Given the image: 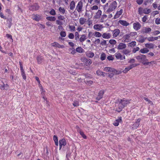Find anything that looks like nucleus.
I'll use <instances>...</instances> for the list:
<instances>
[{
  "mask_svg": "<svg viewBox=\"0 0 160 160\" xmlns=\"http://www.w3.org/2000/svg\"><path fill=\"white\" fill-rule=\"evenodd\" d=\"M117 6V3L116 1L111 2L109 5L108 3H107L103 6V8L104 11H106V13H109L114 10Z\"/></svg>",
  "mask_w": 160,
  "mask_h": 160,
  "instance_id": "f257e3e1",
  "label": "nucleus"
},
{
  "mask_svg": "<svg viewBox=\"0 0 160 160\" xmlns=\"http://www.w3.org/2000/svg\"><path fill=\"white\" fill-rule=\"evenodd\" d=\"M136 58L138 61L144 65H148L149 63H151V62H147L148 60L147 59L145 55L143 54H140L136 57Z\"/></svg>",
  "mask_w": 160,
  "mask_h": 160,
  "instance_id": "f03ea898",
  "label": "nucleus"
},
{
  "mask_svg": "<svg viewBox=\"0 0 160 160\" xmlns=\"http://www.w3.org/2000/svg\"><path fill=\"white\" fill-rule=\"evenodd\" d=\"M136 32H130V33L126 34L123 36V40L124 42H128L131 41L130 38L136 35Z\"/></svg>",
  "mask_w": 160,
  "mask_h": 160,
  "instance_id": "7ed1b4c3",
  "label": "nucleus"
},
{
  "mask_svg": "<svg viewBox=\"0 0 160 160\" xmlns=\"http://www.w3.org/2000/svg\"><path fill=\"white\" fill-rule=\"evenodd\" d=\"M104 71L107 72H110L111 73L108 74V76L110 78L112 77L115 74H117V71L115 69L108 67H106L104 68Z\"/></svg>",
  "mask_w": 160,
  "mask_h": 160,
  "instance_id": "20e7f679",
  "label": "nucleus"
},
{
  "mask_svg": "<svg viewBox=\"0 0 160 160\" xmlns=\"http://www.w3.org/2000/svg\"><path fill=\"white\" fill-rule=\"evenodd\" d=\"M83 2L81 1H79L76 6L75 10L78 13H80L83 11Z\"/></svg>",
  "mask_w": 160,
  "mask_h": 160,
  "instance_id": "39448f33",
  "label": "nucleus"
},
{
  "mask_svg": "<svg viewBox=\"0 0 160 160\" xmlns=\"http://www.w3.org/2000/svg\"><path fill=\"white\" fill-rule=\"evenodd\" d=\"M39 6L37 3H35L29 6V9L30 11H36L38 10L40 8Z\"/></svg>",
  "mask_w": 160,
  "mask_h": 160,
  "instance_id": "423d86ee",
  "label": "nucleus"
},
{
  "mask_svg": "<svg viewBox=\"0 0 160 160\" xmlns=\"http://www.w3.org/2000/svg\"><path fill=\"white\" fill-rule=\"evenodd\" d=\"M19 64L20 65V70L21 71V74L24 80H26V77L24 70L23 68V66L22 63V62L20 61L19 62Z\"/></svg>",
  "mask_w": 160,
  "mask_h": 160,
  "instance_id": "0eeeda50",
  "label": "nucleus"
},
{
  "mask_svg": "<svg viewBox=\"0 0 160 160\" xmlns=\"http://www.w3.org/2000/svg\"><path fill=\"white\" fill-rule=\"evenodd\" d=\"M139 65V64H137L136 63L132 64L128 67L126 68L122 72L124 73H126L130 70Z\"/></svg>",
  "mask_w": 160,
  "mask_h": 160,
  "instance_id": "6e6552de",
  "label": "nucleus"
},
{
  "mask_svg": "<svg viewBox=\"0 0 160 160\" xmlns=\"http://www.w3.org/2000/svg\"><path fill=\"white\" fill-rule=\"evenodd\" d=\"M115 56L117 59L122 60L125 59L124 55H122L121 53L119 52H117L115 54Z\"/></svg>",
  "mask_w": 160,
  "mask_h": 160,
  "instance_id": "1a4fd4ad",
  "label": "nucleus"
},
{
  "mask_svg": "<svg viewBox=\"0 0 160 160\" xmlns=\"http://www.w3.org/2000/svg\"><path fill=\"white\" fill-rule=\"evenodd\" d=\"M81 60L87 66L89 65L92 63V61L90 59H88L85 58H82Z\"/></svg>",
  "mask_w": 160,
  "mask_h": 160,
  "instance_id": "9d476101",
  "label": "nucleus"
},
{
  "mask_svg": "<svg viewBox=\"0 0 160 160\" xmlns=\"http://www.w3.org/2000/svg\"><path fill=\"white\" fill-rule=\"evenodd\" d=\"M103 27L102 25L100 24H95L93 26V28L95 30L98 31H101Z\"/></svg>",
  "mask_w": 160,
  "mask_h": 160,
  "instance_id": "9b49d317",
  "label": "nucleus"
},
{
  "mask_svg": "<svg viewBox=\"0 0 160 160\" xmlns=\"http://www.w3.org/2000/svg\"><path fill=\"white\" fill-rule=\"evenodd\" d=\"M129 101H121L119 104V108L120 109H122L124 108L128 103Z\"/></svg>",
  "mask_w": 160,
  "mask_h": 160,
  "instance_id": "f8f14e48",
  "label": "nucleus"
},
{
  "mask_svg": "<svg viewBox=\"0 0 160 160\" xmlns=\"http://www.w3.org/2000/svg\"><path fill=\"white\" fill-rule=\"evenodd\" d=\"M67 142L66 140L63 138L59 141V149L60 150L62 146H64L66 145Z\"/></svg>",
  "mask_w": 160,
  "mask_h": 160,
  "instance_id": "ddd939ff",
  "label": "nucleus"
},
{
  "mask_svg": "<svg viewBox=\"0 0 160 160\" xmlns=\"http://www.w3.org/2000/svg\"><path fill=\"white\" fill-rule=\"evenodd\" d=\"M133 27L134 29L137 31L141 28V25L139 22H136L133 23Z\"/></svg>",
  "mask_w": 160,
  "mask_h": 160,
  "instance_id": "4468645a",
  "label": "nucleus"
},
{
  "mask_svg": "<svg viewBox=\"0 0 160 160\" xmlns=\"http://www.w3.org/2000/svg\"><path fill=\"white\" fill-rule=\"evenodd\" d=\"M151 31V29L149 28H143L141 31V32L143 34H146L149 33Z\"/></svg>",
  "mask_w": 160,
  "mask_h": 160,
  "instance_id": "2eb2a0df",
  "label": "nucleus"
},
{
  "mask_svg": "<svg viewBox=\"0 0 160 160\" xmlns=\"http://www.w3.org/2000/svg\"><path fill=\"white\" fill-rule=\"evenodd\" d=\"M147 38H144L142 35H139L137 37V41L140 43L143 42Z\"/></svg>",
  "mask_w": 160,
  "mask_h": 160,
  "instance_id": "dca6fc26",
  "label": "nucleus"
},
{
  "mask_svg": "<svg viewBox=\"0 0 160 160\" xmlns=\"http://www.w3.org/2000/svg\"><path fill=\"white\" fill-rule=\"evenodd\" d=\"M102 14V11L100 10H98L97 12H96L94 18L95 19H98L100 18Z\"/></svg>",
  "mask_w": 160,
  "mask_h": 160,
  "instance_id": "f3484780",
  "label": "nucleus"
},
{
  "mask_svg": "<svg viewBox=\"0 0 160 160\" xmlns=\"http://www.w3.org/2000/svg\"><path fill=\"white\" fill-rule=\"evenodd\" d=\"M113 33V36L114 38H115L118 36L120 33V30L118 29H116L113 30H112Z\"/></svg>",
  "mask_w": 160,
  "mask_h": 160,
  "instance_id": "a211bd4d",
  "label": "nucleus"
},
{
  "mask_svg": "<svg viewBox=\"0 0 160 160\" xmlns=\"http://www.w3.org/2000/svg\"><path fill=\"white\" fill-rule=\"evenodd\" d=\"M51 46L52 47H58L59 48H64L63 45H61L57 42H54L51 43Z\"/></svg>",
  "mask_w": 160,
  "mask_h": 160,
  "instance_id": "6ab92c4d",
  "label": "nucleus"
},
{
  "mask_svg": "<svg viewBox=\"0 0 160 160\" xmlns=\"http://www.w3.org/2000/svg\"><path fill=\"white\" fill-rule=\"evenodd\" d=\"M127 46L125 44L123 43H120L117 47V48L118 50H122L125 48Z\"/></svg>",
  "mask_w": 160,
  "mask_h": 160,
  "instance_id": "aec40b11",
  "label": "nucleus"
},
{
  "mask_svg": "<svg viewBox=\"0 0 160 160\" xmlns=\"http://www.w3.org/2000/svg\"><path fill=\"white\" fill-rule=\"evenodd\" d=\"M122 121V118L121 117H119L118 119H116L113 123L114 126H118L119 125V123L121 122Z\"/></svg>",
  "mask_w": 160,
  "mask_h": 160,
  "instance_id": "412c9836",
  "label": "nucleus"
},
{
  "mask_svg": "<svg viewBox=\"0 0 160 160\" xmlns=\"http://www.w3.org/2000/svg\"><path fill=\"white\" fill-rule=\"evenodd\" d=\"M123 10L122 9H121L119 11H118L114 17V19H116L119 17L122 13Z\"/></svg>",
  "mask_w": 160,
  "mask_h": 160,
  "instance_id": "4be33fe9",
  "label": "nucleus"
},
{
  "mask_svg": "<svg viewBox=\"0 0 160 160\" xmlns=\"http://www.w3.org/2000/svg\"><path fill=\"white\" fill-rule=\"evenodd\" d=\"M3 83V85H0V89L1 90H8V89L9 85L8 84H6L4 83V82L3 81L2 82Z\"/></svg>",
  "mask_w": 160,
  "mask_h": 160,
  "instance_id": "5701e85b",
  "label": "nucleus"
},
{
  "mask_svg": "<svg viewBox=\"0 0 160 160\" xmlns=\"http://www.w3.org/2000/svg\"><path fill=\"white\" fill-rule=\"evenodd\" d=\"M118 23L121 25L125 26H127L129 25L128 22L126 21L123 20H119L118 22Z\"/></svg>",
  "mask_w": 160,
  "mask_h": 160,
  "instance_id": "b1692460",
  "label": "nucleus"
},
{
  "mask_svg": "<svg viewBox=\"0 0 160 160\" xmlns=\"http://www.w3.org/2000/svg\"><path fill=\"white\" fill-rule=\"evenodd\" d=\"M104 93V91L103 90L100 91L98 93V95L96 98V99L97 100H100L102 98Z\"/></svg>",
  "mask_w": 160,
  "mask_h": 160,
  "instance_id": "393cba45",
  "label": "nucleus"
},
{
  "mask_svg": "<svg viewBox=\"0 0 160 160\" xmlns=\"http://www.w3.org/2000/svg\"><path fill=\"white\" fill-rule=\"evenodd\" d=\"M32 19L38 22L41 19V17L38 14H33Z\"/></svg>",
  "mask_w": 160,
  "mask_h": 160,
  "instance_id": "a878e982",
  "label": "nucleus"
},
{
  "mask_svg": "<svg viewBox=\"0 0 160 160\" xmlns=\"http://www.w3.org/2000/svg\"><path fill=\"white\" fill-rule=\"evenodd\" d=\"M145 46L148 49H153L154 48V45L151 43H146Z\"/></svg>",
  "mask_w": 160,
  "mask_h": 160,
  "instance_id": "bb28decb",
  "label": "nucleus"
},
{
  "mask_svg": "<svg viewBox=\"0 0 160 160\" xmlns=\"http://www.w3.org/2000/svg\"><path fill=\"white\" fill-rule=\"evenodd\" d=\"M102 37L103 38L108 39L111 37V35L109 33H104L102 35Z\"/></svg>",
  "mask_w": 160,
  "mask_h": 160,
  "instance_id": "cd10ccee",
  "label": "nucleus"
},
{
  "mask_svg": "<svg viewBox=\"0 0 160 160\" xmlns=\"http://www.w3.org/2000/svg\"><path fill=\"white\" fill-rule=\"evenodd\" d=\"M94 53L90 51H88L86 52V55L87 57L89 58H92L94 56Z\"/></svg>",
  "mask_w": 160,
  "mask_h": 160,
  "instance_id": "c85d7f7f",
  "label": "nucleus"
},
{
  "mask_svg": "<svg viewBox=\"0 0 160 160\" xmlns=\"http://www.w3.org/2000/svg\"><path fill=\"white\" fill-rule=\"evenodd\" d=\"M87 19L84 18H80L79 19V22L80 25H83L86 22Z\"/></svg>",
  "mask_w": 160,
  "mask_h": 160,
  "instance_id": "c756f323",
  "label": "nucleus"
},
{
  "mask_svg": "<svg viewBox=\"0 0 160 160\" xmlns=\"http://www.w3.org/2000/svg\"><path fill=\"white\" fill-rule=\"evenodd\" d=\"M87 39V37L85 34H82L81 36L79 39V41L81 42H82Z\"/></svg>",
  "mask_w": 160,
  "mask_h": 160,
  "instance_id": "7c9ffc66",
  "label": "nucleus"
},
{
  "mask_svg": "<svg viewBox=\"0 0 160 160\" xmlns=\"http://www.w3.org/2000/svg\"><path fill=\"white\" fill-rule=\"evenodd\" d=\"M149 52V50L146 48H144L141 49L139 51V52L142 53H146Z\"/></svg>",
  "mask_w": 160,
  "mask_h": 160,
  "instance_id": "2f4dec72",
  "label": "nucleus"
},
{
  "mask_svg": "<svg viewBox=\"0 0 160 160\" xmlns=\"http://www.w3.org/2000/svg\"><path fill=\"white\" fill-rule=\"evenodd\" d=\"M122 52L126 56H128L130 55L131 51L128 49H125L123 50Z\"/></svg>",
  "mask_w": 160,
  "mask_h": 160,
  "instance_id": "473e14b6",
  "label": "nucleus"
},
{
  "mask_svg": "<svg viewBox=\"0 0 160 160\" xmlns=\"http://www.w3.org/2000/svg\"><path fill=\"white\" fill-rule=\"evenodd\" d=\"M75 4L74 1H71L70 5V9L71 10H73L75 7Z\"/></svg>",
  "mask_w": 160,
  "mask_h": 160,
  "instance_id": "72a5a7b5",
  "label": "nucleus"
},
{
  "mask_svg": "<svg viewBox=\"0 0 160 160\" xmlns=\"http://www.w3.org/2000/svg\"><path fill=\"white\" fill-rule=\"evenodd\" d=\"M69 53L72 55H74L76 53V49L73 48H70L68 50Z\"/></svg>",
  "mask_w": 160,
  "mask_h": 160,
  "instance_id": "f704fd0d",
  "label": "nucleus"
},
{
  "mask_svg": "<svg viewBox=\"0 0 160 160\" xmlns=\"http://www.w3.org/2000/svg\"><path fill=\"white\" fill-rule=\"evenodd\" d=\"M76 52H77L79 53H82L84 52V49L81 47H78L76 49Z\"/></svg>",
  "mask_w": 160,
  "mask_h": 160,
  "instance_id": "c9c22d12",
  "label": "nucleus"
},
{
  "mask_svg": "<svg viewBox=\"0 0 160 160\" xmlns=\"http://www.w3.org/2000/svg\"><path fill=\"white\" fill-rule=\"evenodd\" d=\"M37 60L38 64H40L42 63L43 58L41 56H38L37 58Z\"/></svg>",
  "mask_w": 160,
  "mask_h": 160,
  "instance_id": "e433bc0d",
  "label": "nucleus"
},
{
  "mask_svg": "<svg viewBox=\"0 0 160 160\" xmlns=\"http://www.w3.org/2000/svg\"><path fill=\"white\" fill-rule=\"evenodd\" d=\"M46 19L48 21H54L56 20V19L55 17L54 16L47 17L46 18Z\"/></svg>",
  "mask_w": 160,
  "mask_h": 160,
  "instance_id": "4c0bfd02",
  "label": "nucleus"
},
{
  "mask_svg": "<svg viewBox=\"0 0 160 160\" xmlns=\"http://www.w3.org/2000/svg\"><path fill=\"white\" fill-rule=\"evenodd\" d=\"M151 12V10L150 9L145 8L143 9V13L145 14H148Z\"/></svg>",
  "mask_w": 160,
  "mask_h": 160,
  "instance_id": "58836bf2",
  "label": "nucleus"
},
{
  "mask_svg": "<svg viewBox=\"0 0 160 160\" xmlns=\"http://www.w3.org/2000/svg\"><path fill=\"white\" fill-rule=\"evenodd\" d=\"M93 34L94 36L97 38H99L101 36H102V34L98 32H95Z\"/></svg>",
  "mask_w": 160,
  "mask_h": 160,
  "instance_id": "ea45409f",
  "label": "nucleus"
},
{
  "mask_svg": "<svg viewBox=\"0 0 160 160\" xmlns=\"http://www.w3.org/2000/svg\"><path fill=\"white\" fill-rule=\"evenodd\" d=\"M53 139L55 142L56 145H58V140L57 137L56 135H54L53 137Z\"/></svg>",
  "mask_w": 160,
  "mask_h": 160,
  "instance_id": "a19ab883",
  "label": "nucleus"
},
{
  "mask_svg": "<svg viewBox=\"0 0 160 160\" xmlns=\"http://www.w3.org/2000/svg\"><path fill=\"white\" fill-rule=\"evenodd\" d=\"M101 18L100 19V21L101 22H103L105 21L107 18V15L106 14H103L101 15Z\"/></svg>",
  "mask_w": 160,
  "mask_h": 160,
  "instance_id": "79ce46f5",
  "label": "nucleus"
},
{
  "mask_svg": "<svg viewBox=\"0 0 160 160\" xmlns=\"http://www.w3.org/2000/svg\"><path fill=\"white\" fill-rule=\"evenodd\" d=\"M12 18H8L7 19V22L8 23V27L10 28L11 27L12 23Z\"/></svg>",
  "mask_w": 160,
  "mask_h": 160,
  "instance_id": "37998d69",
  "label": "nucleus"
},
{
  "mask_svg": "<svg viewBox=\"0 0 160 160\" xmlns=\"http://www.w3.org/2000/svg\"><path fill=\"white\" fill-rule=\"evenodd\" d=\"M70 30L71 32H74L75 30V27L73 25L69 26Z\"/></svg>",
  "mask_w": 160,
  "mask_h": 160,
  "instance_id": "c03bdc74",
  "label": "nucleus"
},
{
  "mask_svg": "<svg viewBox=\"0 0 160 160\" xmlns=\"http://www.w3.org/2000/svg\"><path fill=\"white\" fill-rule=\"evenodd\" d=\"M80 134L81 135V136L84 138V139H86L87 138V136H86V135L84 133V132L83 131H81V130H80L79 131V132Z\"/></svg>",
  "mask_w": 160,
  "mask_h": 160,
  "instance_id": "a18cd8bd",
  "label": "nucleus"
},
{
  "mask_svg": "<svg viewBox=\"0 0 160 160\" xmlns=\"http://www.w3.org/2000/svg\"><path fill=\"white\" fill-rule=\"evenodd\" d=\"M59 11L62 14H63L65 12V9L63 8L60 7L59 8Z\"/></svg>",
  "mask_w": 160,
  "mask_h": 160,
  "instance_id": "49530a36",
  "label": "nucleus"
},
{
  "mask_svg": "<svg viewBox=\"0 0 160 160\" xmlns=\"http://www.w3.org/2000/svg\"><path fill=\"white\" fill-rule=\"evenodd\" d=\"M75 39L76 41L79 40V35L78 32H76L75 33Z\"/></svg>",
  "mask_w": 160,
  "mask_h": 160,
  "instance_id": "de8ad7c7",
  "label": "nucleus"
},
{
  "mask_svg": "<svg viewBox=\"0 0 160 160\" xmlns=\"http://www.w3.org/2000/svg\"><path fill=\"white\" fill-rule=\"evenodd\" d=\"M109 43L111 45H115L116 44L117 42L114 39H110L109 41Z\"/></svg>",
  "mask_w": 160,
  "mask_h": 160,
  "instance_id": "09e8293b",
  "label": "nucleus"
},
{
  "mask_svg": "<svg viewBox=\"0 0 160 160\" xmlns=\"http://www.w3.org/2000/svg\"><path fill=\"white\" fill-rule=\"evenodd\" d=\"M50 14L53 16H54L56 15V13L55 10L53 9H51L49 12Z\"/></svg>",
  "mask_w": 160,
  "mask_h": 160,
  "instance_id": "8fccbe9b",
  "label": "nucleus"
},
{
  "mask_svg": "<svg viewBox=\"0 0 160 160\" xmlns=\"http://www.w3.org/2000/svg\"><path fill=\"white\" fill-rule=\"evenodd\" d=\"M100 44L102 46H106L107 45V41L104 39H103L102 41H101L100 42Z\"/></svg>",
  "mask_w": 160,
  "mask_h": 160,
  "instance_id": "3c124183",
  "label": "nucleus"
},
{
  "mask_svg": "<svg viewBox=\"0 0 160 160\" xmlns=\"http://www.w3.org/2000/svg\"><path fill=\"white\" fill-rule=\"evenodd\" d=\"M73 105L74 107H77L79 105L78 101H75L73 103Z\"/></svg>",
  "mask_w": 160,
  "mask_h": 160,
  "instance_id": "603ef678",
  "label": "nucleus"
},
{
  "mask_svg": "<svg viewBox=\"0 0 160 160\" xmlns=\"http://www.w3.org/2000/svg\"><path fill=\"white\" fill-rule=\"evenodd\" d=\"M60 35L62 37H65L66 36V33L65 31H62L60 33Z\"/></svg>",
  "mask_w": 160,
  "mask_h": 160,
  "instance_id": "864d4df0",
  "label": "nucleus"
},
{
  "mask_svg": "<svg viewBox=\"0 0 160 160\" xmlns=\"http://www.w3.org/2000/svg\"><path fill=\"white\" fill-rule=\"evenodd\" d=\"M143 9L142 8H138V14L140 15H141L143 13Z\"/></svg>",
  "mask_w": 160,
  "mask_h": 160,
  "instance_id": "5fc2aeb1",
  "label": "nucleus"
},
{
  "mask_svg": "<svg viewBox=\"0 0 160 160\" xmlns=\"http://www.w3.org/2000/svg\"><path fill=\"white\" fill-rule=\"evenodd\" d=\"M0 17L1 18L4 19H7L6 17L3 14L2 11L0 12Z\"/></svg>",
  "mask_w": 160,
  "mask_h": 160,
  "instance_id": "6e6d98bb",
  "label": "nucleus"
},
{
  "mask_svg": "<svg viewBox=\"0 0 160 160\" xmlns=\"http://www.w3.org/2000/svg\"><path fill=\"white\" fill-rule=\"evenodd\" d=\"M68 38L70 39H73L74 38V34L72 33H70L68 36Z\"/></svg>",
  "mask_w": 160,
  "mask_h": 160,
  "instance_id": "4d7b16f0",
  "label": "nucleus"
},
{
  "mask_svg": "<svg viewBox=\"0 0 160 160\" xmlns=\"http://www.w3.org/2000/svg\"><path fill=\"white\" fill-rule=\"evenodd\" d=\"M136 42L135 41H132L129 43L130 46L131 47H134L136 45Z\"/></svg>",
  "mask_w": 160,
  "mask_h": 160,
  "instance_id": "13d9d810",
  "label": "nucleus"
},
{
  "mask_svg": "<svg viewBox=\"0 0 160 160\" xmlns=\"http://www.w3.org/2000/svg\"><path fill=\"white\" fill-rule=\"evenodd\" d=\"M98 9V7L96 5H94L91 8V9L92 10H97Z\"/></svg>",
  "mask_w": 160,
  "mask_h": 160,
  "instance_id": "bf43d9fd",
  "label": "nucleus"
},
{
  "mask_svg": "<svg viewBox=\"0 0 160 160\" xmlns=\"http://www.w3.org/2000/svg\"><path fill=\"white\" fill-rule=\"evenodd\" d=\"M106 55L103 53L101 55L100 58L102 60H104L106 59Z\"/></svg>",
  "mask_w": 160,
  "mask_h": 160,
  "instance_id": "052dcab7",
  "label": "nucleus"
},
{
  "mask_svg": "<svg viewBox=\"0 0 160 160\" xmlns=\"http://www.w3.org/2000/svg\"><path fill=\"white\" fill-rule=\"evenodd\" d=\"M148 19V16L147 15H145L142 18V21L143 22H144L146 21Z\"/></svg>",
  "mask_w": 160,
  "mask_h": 160,
  "instance_id": "680f3d73",
  "label": "nucleus"
},
{
  "mask_svg": "<svg viewBox=\"0 0 160 160\" xmlns=\"http://www.w3.org/2000/svg\"><path fill=\"white\" fill-rule=\"evenodd\" d=\"M58 19H59V20H63L65 19L64 16L61 15H60V16H58Z\"/></svg>",
  "mask_w": 160,
  "mask_h": 160,
  "instance_id": "e2e57ef3",
  "label": "nucleus"
},
{
  "mask_svg": "<svg viewBox=\"0 0 160 160\" xmlns=\"http://www.w3.org/2000/svg\"><path fill=\"white\" fill-rule=\"evenodd\" d=\"M139 125V124L137 123L136 122L134 123L133 125V128H137Z\"/></svg>",
  "mask_w": 160,
  "mask_h": 160,
  "instance_id": "0e129e2a",
  "label": "nucleus"
},
{
  "mask_svg": "<svg viewBox=\"0 0 160 160\" xmlns=\"http://www.w3.org/2000/svg\"><path fill=\"white\" fill-rule=\"evenodd\" d=\"M6 35V37H7L8 38L11 39L12 40V42H13V39L12 38V36L11 35L9 34H7Z\"/></svg>",
  "mask_w": 160,
  "mask_h": 160,
  "instance_id": "69168bd1",
  "label": "nucleus"
},
{
  "mask_svg": "<svg viewBox=\"0 0 160 160\" xmlns=\"http://www.w3.org/2000/svg\"><path fill=\"white\" fill-rule=\"evenodd\" d=\"M93 83V82L91 80H89V81H87L86 82V83L88 84L89 86L92 85Z\"/></svg>",
  "mask_w": 160,
  "mask_h": 160,
  "instance_id": "338daca9",
  "label": "nucleus"
},
{
  "mask_svg": "<svg viewBox=\"0 0 160 160\" xmlns=\"http://www.w3.org/2000/svg\"><path fill=\"white\" fill-rule=\"evenodd\" d=\"M155 22L157 24H160V18H156Z\"/></svg>",
  "mask_w": 160,
  "mask_h": 160,
  "instance_id": "774afa93",
  "label": "nucleus"
}]
</instances>
